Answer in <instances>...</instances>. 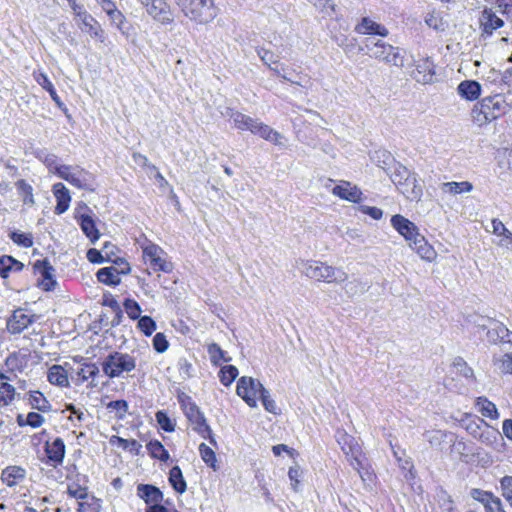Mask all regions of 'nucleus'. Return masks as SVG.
Segmentation results:
<instances>
[{"label": "nucleus", "mask_w": 512, "mask_h": 512, "mask_svg": "<svg viewBox=\"0 0 512 512\" xmlns=\"http://www.w3.org/2000/svg\"><path fill=\"white\" fill-rule=\"evenodd\" d=\"M43 414L44 413L36 410L30 411L26 415L20 413L16 416V423L21 428L30 427L32 429H38L46 422Z\"/></svg>", "instance_id": "c85d7f7f"}, {"label": "nucleus", "mask_w": 512, "mask_h": 512, "mask_svg": "<svg viewBox=\"0 0 512 512\" xmlns=\"http://www.w3.org/2000/svg\"><path fill=\"white\" fill-rule=\"evenodd\" d=\"M39 316L24 308H16L6 320V330L11 335L21 334L28 327L36 323Z\"/></svg>", "instance_id": "9d476101"}, {"label": "nucleus", "mask_w": 512, "mask_h": 512, "mask_svg": "<svg viewBox=\"0 0 512 512\" xmlns=\"http://www.w3.org/2000/svg\"><path fill=\"white\" fill-rule=\"evenodd\" d=\"M77 512H101L102 500L94 495L87 494L82 500H78Z\"/></svg>", "instance_id": "49530a36"}, {"label": "nucleus", "mask_w": 512, "mask_h": 512, "mask_svg": "<svg viewBox=\"0 0 512 512\" xmlns=\"http://www.w3.org/2000/svg\"><path fill=\"white\" fill-rule=\"evenodd\" d=\"M492 327L487 331V339L492 344L507 343L512 344V331H510L503 323L490 319Z\"/></svg>", "instance_id": "f3484780"}, {"label": "nucleus", "mask_w": 512, "mask_h": 512, "mask_svg": "<svg viewBox=\"0 0 512 512\" xmlns=\"http://www.w3.org/2000/svg\"><path fill=\"white\" fill-rule=\"evenodd\" d=\"M15 187L25 206L32 207L35 205L34 189L31 184L25 179H19L15 182Z\"/></svg>", "instance_id": "58836bf2"}, {"label": "nucleus", "mask_w": 512, "mask_h": 512, "mask_svg": "<svg viewBox=\"0 0 512 512\" xmlns=\"http://www.w3.org/2000/svg\"><path fill=\"white\" fill-rule=\"evenodd\" d=\"M32 76L34 80L37 82L38 85H40L45 91H47L51 97V99L54 101V103L61 107L63 105V102L61 98L59 97L53 83L48 78L47 74L43 72L42 70H35L32 73Z\"/></svg>", "instance_id": "c756f323"}, {"label": "nucleus", "mask_w": 512, "mask_h": 512, "mask_svg": "<svg viewBox=\"0 0 512 512\" xmlns=\"http://www.w3.org/2000/svg\"><path fill=\"white\" fill-rule=\"evenodd\" d=\"M199 455L202 461L213 471H217L219 469L217 456L213 448L208 446L205 443H201L198 446Z\"/></svg>", "instance_id": "de8ad7c7"}, {"label": "nucleus", "mask_w": 512, "mask_h": 512, "mask_svg": "<svg viewBox=\"0 0 512 512\" xmlns=\"http://www.w3.org/2000/svg\"><path fill=\"white\" fill-rule=\"evenodd\" d=\"M493 233L499 236H503L508 239V244H502L509 250H512V233L505 227V225L498 219L492 220Z\"/></svg>", "instance_id": "4d7b16f0"}, {"label": "nucleus", "mask_w": 512, "mask_h": 512, "mask_svg": "<svg viewBox=\"0 0 512 512\" xmlns=\"http://www.w3.org/2000/svg\"><path fill=\"white\" fill-rule=\"evenodd\" d=\"M502 496L512 506V476H505L501 479Z\"/></svg>", "instance_id": "774afa93"}, {"label": "nucleus", "mask_w": 512, "mask_h": 512, "mask_svg": "<svg viewBox=\"0 0 512 512\" xmlns=\"http://www.w3.org/2000/svg\"><path fill=\"white\" fill-rule=\"evenodd\" d=\"M479 421L483 425V431L478 435L477 440L491 447H496L500 441H503V438L497 429L489 426L484 420Z\"/></svg>", "instance_id": "72a5a7b5"}, {"label": "nucleus", "mask_w": 512, "mask_h": 512, "mask_svg": "<svg viewBox=\"0 0 512 512\" xmlns=\"http://www.w3.org/2000/svg\"><path fill=\"white\" fill-rule=\"evenodd\" d=\"M441 189L443 192L450 194H460L463 192H470L473 189V185L468 181L463 182H445L442 183Z\"/></svg>", "instance_id": "603ef678"}, {"label": "nucleus", "mask_w": 512, "mask_h": 512, "mask_svg": "<svg viewBox=\"0 0 512 512\" xmlns=\"http://www.w3.org/2000/svg\"><path fill=\"white\" fill-rule=\"evenodd\" d=\"M152 345L157 353H164L169 348L167 337L162 332H158L154 335Z\"/></svg>", "instance_id": "0e129e2a"}, {"label": "nucleus", "mask_w": 512, "mask_h": 512, "mask_svg": "<svg viewBox=\"0 0 512 512\" xmlns=\"http://www.w3.org/2000/svg\"><path fill=\"white\" fill-rule=\"evenodd\" d=\"M409 246L416 251V253L420 256L421 259L432 262L436 259L437 253L432 245H430L424 236L419 234L410 244Z\"/></svg>", "instance_id": "a878e982"}, {"label": "nucleus", "mask_w": 512, "mask_h": 512, "mask_svg": "<svg viewBox=\"0 0 512 512\" xmlns=\"http://www.w3.org/2000/svg\"><path fill=\"white\" fill-rule=\"evenodd\" d=\"M504 24L503 20L500 19L492 10L485 9L482 13L481 25L483 26V31L489 35L492 32Z\"/></svg>", "instance_id": "4c0bfd02"}, {"label": "nucleus", "mask_w": 512, "mask_h": 512, "mask_svg": "<svg viewBox=\"0 0 512 512\" xmlns=\"http://www.w3.org/2000/svg\"><path fill=\"white\" fill-rule=\"evenodd\" d=\"M93 175L79 166L73 169L71 176L65 177V181L78 189H91Z\"/></svg>", "instance_id": "b1692460"}, {"label": "nucleus", "mask_w": 512, "mask_h": 512, "mask_svg": "<svg viewBox=\"0 0 512 512\" xmlns=\"http://www.w3.org/2000/svg\"><path fill=\"white\" fill-rule=\"evenodd\" d=\"M176 6L186 18L197 25H206L218 15L214 0H181Z\"/></svg>", "instance_id": "39448f33"}, {"label": "nucleus", "mask_w": 512, "mask_h": 512, "mask_svg": "<svg viewBox=\"0 0 512 512\" xmlns=\"http://www.w3.org/2000/svg\"><path fill=\"white\" fill-rule=\"evenodd\" d=\"M136 495L144 501L146 507L157 502H163L164 499L163 492L152 484H138Z\"/></svg>", "instance_id": "412c9836"}, {"label": "nucleus", "mask_w": 512, "mask_h": 512, "mask_svg": "<svg viewBox=\"0 0 512 512\" xmlns=\"http://www.w3.org/2000/svg\"><path fill=\"white\" fill-rule=\"evenodd\" d=\"M156 421L162 430L165 432H173L175 430V423L170 419L167 413L159 410L155 414Z\"/></svg>", "instance_id": "052dcab7"}, {"label": "nucleus", "mask_w": 512, "mask_h": 512, "mask_svg": "<svg viewBox=\"0 0 512 512\" xmlns=\"http://www.w3.org/2000/svg\"><path fill=\"white\" fill-rule=\"evenodd\" d=\"M457 92L462 98L473 101L481 95V85L474 80H464L458 85Z\"/></svg>", "instance_id": "473e14b6"}, {"label": "nucleus", "mask_w": 512, "mask_h": 512, "mask_svg": "<svg viewBox=\"0 0 512 512\" xmlns=\"http://www.w3.org/2000/svg\"><path fill=\"white\" fill-rule=\"evenodd\" d=\"M238 368L234 365L221 366L218 377L222 385L225 387L230 386L238 377Z\"/></svg>", "instance_id": "8fccbe9b"}, {"label": "nucleus", "mask_w": 512, "mask_h": 512, "mask_svg": "<svg viewBox=\"0 0 512 512\" xmlns=\"http://www.w3.org/2000/svg\"><path fill=\"white\" fill-rule=\"evenodd\" d=\"M16 388L9 382H0V407H8L17 399Z\"/></svg>", "instance_id": "a18cd8bd"}, {"label": "nucleus", "mask_w": 512, "mask_h": 512, "mask_svg": "<svg viewBox=\"0 0 512 512\" xmlns=\"http://www.w3.org/2000/svg\"><path fill=\"white\" fill-rule=\"evenodd\" d=\"M102 371L110 379L129 374L137 367L134 356L126 352L114 351L109 353L101 363Z\"/></svg>", "instance_id": "423d86ee"}, {"label": "nucleus", "mask_w": 512, "mask_h": 512, "mask_svg": "<svg viewBox=\"0 0 512 512\" xmlns=\"http://www.w3.org/2000/svg\"><path fill=\"white\" fill-rule=\"evenodd\" d=\"M146 449L151 458L157 459L161 462H167L170 459V454L164 445L157 439H152L146 444Z\"/></svg>", "instance_id": "79ce46f5"}, {"label": "nucleus", "mask_w": 512, "mask_h": 512, "mask_svg": "<svg viewBox=\"0 0 512 512\" xmlns=\"http://www.w3.org/2000/svg\"><path fill=\"white\" fill-rule=\"evenodd\" d=\"M44 462L54 468L61 466L66 454V445L61 437L44 442Z\"/></svg>", "instance_id": "ddd939ff"}, {"label": "nucleus", "mask_w": 512, "mask_h": 512, "mask_svg": "<svg viewBox=\"0 0 512 512\" xmlns=\"http://www.w3.org/2000/svg\"><path fill=\"white\" fill-rule=\"evenodd\" d=\"M392 450H393L394 457L396 458L399 467L403 470L407 469L410 471L413 468V464H412L410 458L406 457L405 451L404 450L400 451L399 449L396 450L393 445H392Z\"/></svg>", "instance_id": "69168bd1"}, {"label": "nucleus", "mask_w": 512, "mask_h": 512, "mask_svg": "<svg viewBox=\"0 0 512 512\" xmlns=\"http://www.w3.org/2000/svg\"><path fill=\"white\" fill-rule=\"evenodd\" d=\"M271 71L275 76L291 84L307 87L310 83L308 75L303 73L301 70L298 71L294 67L281 64L280 67L276 66V68H271Z\"/></svg>", "instance_id": "2eb2a0df"}, {"label": "nucleus", "mask_w": 512, "mask_h": 512, "mask_svg": "<svg viewBox=\"0 0 512 512\" xmlns=\"http://www.w3.org/2000/svg\"><path fill=\"white\" fill-rule=\"evenodd\" d=\"M108 248L117 249V247L110 243L106 242L103 246V253L106 254V262L112 263L114 269L117 271L119 275H128L131 273V265L128 260L124 257H119L115 252H108Z\"/></svg>", "instance_id": "4be33fe9"}, {"label": "nucleus", "mask_w": 512, "mask_h": 512, "mask_svg": "<svg viewBox=\"0 0 512 512\" xmlns=\"http://www.w3.org/2000/svg\"><path fill=\"white\" fill-rule=\"evenodd\" d=\"M251 133L259 135L264 140L270 141L276 145L281 143V134L267 124L259 122L258 120H256Z\"/></svg>", "instance_id": "2f4dec72"}, {"label": "nucleus", "mask_w": 512, "mask_h": 512, "mask_svg": "<svg viewBox=\"0 0 512 512\" xmlns=\"http://www.w3.org/2000/svg\"><path fill=\"white\" fill-rule=\"evenodd\" d=\"M207 353L209 355L210 362L213 366H221L224 362H230L231 357L227 356V352L224 351L219 344L213 342L207 345Z\"/></svg>", "instance_id": "a19ab883"}, {"label": "nucleus", "mask_w": 512, "mask_h": 512, "mask_svg": "<svg viewBox=\"0 0 512 512\" xmlns=\"http://www.w3.org/2000/svg\"><path fill=\"white\" fill-rule=\"evenodd\" d=\"M169 483L173 487V489L179 493L183 494L187 489V483L183 477L182 470L179 466H173L169 471Z\"/></svg>", "instance_id": "c03bdc74"}, {"label": "nucleus", "mask_w": 512, "mask_h": 512, "mask_svg": "<svg viewBox=\"0 0 512 512\" xmlns=\"http://www.w3.org/2000/svg\"><path fill=\"white\" fill-rule=\"evenodd\" d=\"M258 55L270 69L276 68V66L280 67L276 55L272 51L261 48L258 50Z\"/></svg>", "instance_id": "338daca9"}, {"label": "nucleus", "mask_w": 512, "mask_h": 512, "mask_svg": "<svg viewBox=\"0 0 512 512\" xmlns=\"http://www.w3.org/2000/svg\"><path fill=\"white\" fill-rule=\"evenodd\" d=\"M109 443L112 446H120L124 450L129 451L131 454L137 456L140 454L142 445L135 439H125L117 435H112L109 438Z\"/></svg>", "instance_id": "ea45409f"}, {"label": "nucleus", "mask_w": 512, "mask_h": 512, "mask_svg": "<svg viewBox=\"0 0 512 512\" xmlns=\"http://www.w3.org/2000/svg\"><path fill=\"white\" fill-rule=\"evenodd\" d=\"M73 15L79 28L83 32L89 34L92 38H95L100 42L105 41V32L101 27V24L88 11H86L83 5L80 9H77Z\"/></svg>", "instance_id": "f8f14e48"}, {"label": "nucleus", "mask_w": 512, "mask_h": 512, "mask_svg": "<svg viewBox=\"0 0 512 512\" xmlns=\"http://www.w3.org/2000/svg\"><path fill=\"white\" fill-rule=\"evenodd\" d=\"M347 279V274L338 268L331 266L322 267V280L328 283L343 282Z\"/></svg>", "instance_id": "3c124183"}, {"label": "nucleus", "mask_w": 512, "mask_h": 512, "mask_svg": "<svg viewBox=\"0 0 512 512\" xmlns=\"http://www.w3.org/2000/svg\"><path fill=\"white\" fill-rule=\"evenodd\" d=\"M234 126L241 131H252L256 119L245 115L239 111H235L231 114Z\"/></svg>", "instance_id": "09e8293b"}, {"label": "nucleus", "mask_w": 512, "mask_h": 512, "mask_svg": "<svg viewBox=\"0 0 512 512\" xmlns=\"http://www.w3.org/2000/svg\"><path fill=\"white\" fill-rule=\"evenodd\" d=\"M511 109L503 94L484 97L474 105L471 115L479 126L485 125L508 113Z\"/></svg>", "instance_id": "7ed1b4c3"}, {"label": "nucleus", "mask_w": 512, "mask_h": 512, "mask_svg": "<svg viewBox=\"0 0 512 512\" xmlns=\"http://www.w3.org/2000/svg\"><path fill=\"white\" fill-rule=\"evenodd\" d=\"M139 2L155 21L163 25L174 22V13L166 0H139Z\"/></svg>", "instance_id": "9b49d317"}, {"label": "nucleus", "mask_w": 512, "mask_h": 512, "mask_svg": "<svg viewBox=\"0 0 512 512\" xmlns=\"http://www.w3.org/2000/svg\"><path fill=\"white\" fill-rule=\"evenodd\" d=\"M264 387L257 379L248 376H242L238 379L236 393L249 407H256Z\"/></svg>", "instance_id": "1a4fd4ad"}, {"label": "nucleus", "mask_w": 512, "mask_h": 512, "mask_svg": "<svg viewBox=\"0 0 512 512\" xmlns=\"http://www.w3.org/2000/svg\"><path fill=\"white\" fill-rule=\"evenodd\" d=\"M392 182L408 200H419L422 196V187L418 184L416 174L409 171L405 166L397 163L391 174Z\"/></svg>", "instance_id": "6e6552de"}, {"label": "nucleus", "mask_w": 512, "mask_h": 512, "mask_svg": "<svg viewBox=\"0 0 512 512\" xmlns=\"http://www.w3.org/2000/svg\"><path fill=\"white\" fill-rule=\"evenodd\" d=\"M6 366L12 372H23L28 364V356L20 351L9 354L5 360Z\"/></svg>", "instance_id": "37998d69"}, {"label": "nucleus", "mask_w": 512, "mask_h": 512, "mask_svg": "<svg viewBox=\"0 0 512 512\" xmlns=\"http://www.w3.org/2000/svg\"><path fill=\"white\" fill-rule=\"evenodd\" d=\"M24 264L11 255L0 256V277L2 279L9 278L12 272H21Z\"/></svg>", "instance_id": "7c9ffc66"}, {"label": "nucleus", "mask_w": 512, "mask_h": 512, "mask_svg": "<svg viewBox=\"0 0 512 512\" xmlns=\"http://www.w3.org/2000/svg\"><path fill=\"white\" fill-rule=\"evenodd\" d=\"M476 405L485 417L497 419L499 417L496 405L484 397L477 398Z\"/></svg>", "instance_id": "864d4df0"}, {"label": "nucleus", "mask_w": 512, "mask_h": 512, "mask_svg": "<svg viewBox=\"0 0 512 512\" xmlns=\"http://www.w3.org/2000/svg\"><path fill=\"white\" fill-rule=\"evenodd\" d=\"M102 306L109 307L117 316L121 317L122 310L116 297L110 292L104 293L101 301Z\"/></svg>", "instance_id": "e2e57ef3"}, {"label": "nucleus", "mask_w": 512, "mask_h": 512, "mask_svg": "<svg viewBox=\"0 0 512 512\" xmlns=\"http://www.w3.org/2000/svg\"><path fill=\"white\" fill-rule=\"evenodd\" d=\"M33 270L35 274L39 275L37 286L41 290L49 292L55 289L57 282L53 275L54 268L47 259L36 260L33 265Z\"/></svg>", "instance_id": "4468645a"}, {"label": "nucleus", "mask_w": 512, "mask_h": 512, "mask_svg": "<svg viewBox=\"0 0 512 512\" xmlns=\"http://www.w3.org/2000/svg\"><path fill=\"white\" fill-rule=\"evenodd\" d=\"M156 322L150 316H141L138 319L137 328L146 336L149 337L156 330Z\"/></svg>", "instance_id": "bf43d9fd"}, {"label": "nucleus", "mask_w": 512, "mask_h": 512, "mask_svg": "<svg viewBox=\"0 0 512 512\" xmlns=\"http://www.w3.org/2000/svg\"><path fill=\"white\" fill-rule=\"evenodd\" d=\"M391 225L404 237L408 244L420 234L417 226L412 221L399 214L391 218Z\"/></svg>", "instance_id": "dca6fc26"}, {"label": "nucleus", "mask_w": 512, "mask_h": 512, "mask_svg": "<svg viewBox=\"0 0 512 512\" xmlns=\"http://www.w3.org/2000/svg\"><path fill=\"white\" fill-rule=\"evenodd\" d=\"M9 237L16 245L23 248H30L34 244L33 236L31 233L13 231L10 233Z\"/></svg>", "instance_id": "6e6d98bb"}, {"label": "nucleus", "mask_w": 512, "mask_h": 512, "mask_svg": "<svg viewBox=\"0 0 512 512\" xmlns=\"http://www.w3.org/2000/svg\"><path fill=\"white\" fill-rule=\"evenodd\" d=\"M176 397L182 412L186 416L189 423L192 425L193 430L202 438L208 440L214 448H218L217 440L210 426L207 424L204 414L193 401L191 396L183 391H178Z\"/></svg>", "instance_id": "f257e3e1"}, {"label": "nucleus", "mask_w": 512, "mask_h": 512, "mask_svg": "<svg viewBox=\"0 0 512 512\" xmlns=\"http://www.w3.org/2000/svg\"><path fill=\"white\" fill-rule=\"evenodd\" d=\"M358 51H365L370 58L387 65L396 67L404 65V55L401 49L380 39L366 38L363 41V46H358Z\"/></svg>", "instance_id": "20e7f679"}, {"label": "nucleus", "mask_w": 512, "mask_h": 512, "mask_svg": "<svg viewBox=\"0 0 512 512\" xmlns=\"http://www.w3.org/2000/svg\"><path fill=\"white\" fill-rule=\"evenodd\" d=\"M26 477V470L20 466L11 465L2 470L1 481L3 484L13 487L19 485Z\"/></svg>", "instance_id": "cd10ccee"}, {"label": "nucleus", "mask_w": 512, "mask_h": 512, "mask_svg": "<svg viewBox=\"0 0 512 512\" xmlns=\"http://www.w3.org/2000/svg\"><path fill=\"white\" fill-rule=\"evenodd\" d=\"M135 244L141 248L142 261L154 272L171 273L173 263L167 252L150 240L144 233L135 239Z\"/></svg>", "instance_id": "f03ea898"}, {"label": "nucleus", "mask_w": 512, "mask_h": 512, "mask_svg": "<svg viewBox=\"0 0 512 512\" xmlns=\"http://www.w3.org/2000/svg\"><path fill=\"white\" fill-rule=\"evenodd\" d=\"M99 375V368L95 363L84 362L77 371V382L82 384L89 380H94ZM97 384L90 382L89 387H96Z\"/></svg>", "instance_id": "f704fd0d"}, {"label": "nucleus", "mask_w": 512, "mask_h": 512, "mask_svg": "<svg viewBox=\"0 0 512 512\" xmlns=\"http://www.w3.org/2000/svg\"><path fill=\"white\" fill-rule=\"evenodd\" d=\"M27 405L32 409L41 413L52 412V403L40 390H29L25 394Z\"/></svg>", "instance_id": "a211bd4d"}, {"label": "nucleus", "mask_w": 512, "mask_h": 512, "mask_svg": "<svg viewBox=\"0 0 512 512\" xmlns=\"http://www.w3.org/2000/svg\"><path fill=\"white\" fill-rule=\"evenodd\" d=\"M434 68L435 66L429 58L422 59L416 65L417 75L414 78L418 82L429 83L435 74Z\"/></svg>", "instance_id": "c9c22d12"}, {"label": "nucleus", "mask_w": 512, "mask_h": 512, "mask_svg": "<svg viewBox=\"0 0 512 512\" xmlns=\"http://www.w3.org/2000/svg\"><path fill=\"white\" fill-rule=\"evenodd\" d=\"M431 447H439L446 437V433L441 430H431L423 434Z\"/></svg>", "instance_id": "680f3d73"}, {"label": "nucleus", "mask_w": 512, "mask_h": 512, "mask_svg": "<svg viewBox=\"0 0 512 512\" xmlns=\"http://www.w3.org/2000/svg\"><path fill=\"white\" fill-rule=\"evenodd\" d=\"M52 192L56 199V206L54 208V213L56 215H61L65 213L71 203V194L69 189L61 182L55 183L52 186Z\"/></svg>", "instance_id": "6ab92c4d"}, {"label": "nucleus", "mask_w": 512, "mask_h": 512, "mask_svg": "<svg viewBox=\"0 0 512 512\" xmlns=\"http://www.w3.org/2000/svg\"><path fill=\"white\" fill-rule=\"evenodd\" d=\"M355 32L361 35H379L386 37L389 34L388 29L373 21L369 17H363L354 28Z\"/></svg>", "instance_id": "5701e85b"}, {"label": "nucleus", "mask_w": 512, "mask_h": 512, "mask_svg": "<svg viewBox=\"0 0 512 512\" xmlns=\"http://www.w3.org/2000/svg\"><path fill=\"white\" fill-rule=\"evenodd\" d=\"M336 440L344 454L348 457L350 465L353 467L355 471H357L362 481L365 482L367 479H370V473L367 470L363 471L364 468L361 459L362 449L358 440L355 439L353 436L349 435L344 430L337 431Z\"/></svg>", "instance_id": "0eeeda50"}, {"label": "nucleus", "mask_w": 512, "mask_h": 512, "mask_svg": "<svg viewBox=\"0 0 512 512\" xmlns=\"http://www.w3.org/2000/svg\"><path fill=\"white\" fill-rule=\"evenodd\" d=\"M332 193L341 199L354 203H358L362 197L361 190L347 181H342V184L333 187Z\"/></svg>", "instance_id": "393cba45"}, {"label": "nucleus", "mask_w": 512, "mask_h": 512, "mask_svg": "<svg viewBox=\"0 0 512 512\" xmlns=\"http://www.w3.org/2000/svg\"><path fill=\"white\" fill-rule=\"evenodd\" d=\"M67 494L69 497L78 500H82L89 494V488L85 484H81L77 481H71L67 484Z\"/></svg>", "instance_id": "5fc2aeb1"}, {"label": "nucleus", "mask_w": 512, "mask_h": 512, "mask_svg": "<svg viewBox=\"0 0 512 512\" xmlns=\"http://www.w3.org/2000/svg\"><path fill=\"white\" fill-rule=\"evenodd\" d=\"M74 218L91 243L99 240L101 234L92 215L76 213Z\"/></svg>", "instance_id": "aec40b11"}, {"label": "nucleus", "mask_w": 512, "mask_h": 512, "mask_svg": "<svg viewBox=\"0 0 512 512\" xmlns=\"http://www.w3.org/2000/svg\"><path fill=\"white\" fill-rule=\"evenodd\" d=\"M123 307L131 320H138L141 317L142 309L136 300L126 298L123 302Z\"/></svg>", "instance_id": "13d9d810"}, {"label": "nucleus", "mask_w": 512, "mask_h": 512, "mask_svg": "<svg viewBox=\"0 0 512 512\" xmlns=\"http://www.w3.org/2000/svg\"><path fill=\"white\" fill-rule=\"evenodd\" d=\"M97 280L107 286L116 287L121 284V275L117 273L114 267H103L96 273Z\"/></svg>", "instance_id": "e433bc0d"}, {"label": "nucleus", "mask_w": 512, "mask_h": 512, "mask_svg": "<svg viewBox=\"0 0 512 512\" xmlns=\"http://www.w3.org/2000/svg\"><path fill=\"white\" fill-rule=\"evenodd\" d=\"M47 381L60 388H68L70 386L68 371L59 364H54L48 368Z\"/></svg>", "instance_id": "bb28decb"}]
</instances>
